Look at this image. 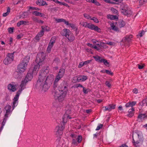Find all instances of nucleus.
<instances>
[{
    "label": "nucleus",
    "mask_w": 147,
    "mask_h": 147,
    "mask_svg": "<svg viewBox=\"0 0 147 147\" xmlns=\"http://www.w3.org/2000/svg\"><path fill=\"white\" fill-rule=\"evenodd\" d=\"M49 72L48 68H47L40 74L37 81V85L39 86L40 89L44 91H46L48 88L49 86L47 84H51L54 79V76L52 75H49L46 78V76Z\"/></svg>",
    "instance_id": "f257e3e1"
},
{
    "label": "nucleus",
    "mask_w": 147,
    "mask_h": 147,
    "mask_svg": "<svg viewBox=\"0 0 147 147\" xmlns=\"http://www.w3.org/2000/svg\"><path fill=\"white\" fill-rule=\"evenodd\" d=\"M67 91V85L65 82H63L60 85L59 89H57L54 92V96L56 99L61 101L64 99Z\"/></svg>",
    "instance_id": "f03ea898"
},
{
    "label": "nucleus",
    "mask_w": 147,
    "mask_h": 147,
    "mask_svg": "<svg viewBox=\"0 0 147 147\" xmlns=\"http://www.w3.org/2000/svg\"><path fill=\"white\" fill-rule=\"evenodd\" d=\"M133 138L134 145L136 146H139L143 142V138L141 134L133 133Z\"/></svg>",
    "instance_id": "7ed1b4c3"
},
{
    "label": "nucleus",
    "mask_w": 147,
    "mask_h": 147,
    "mask_svg": "<svg viewBox=\"0 0 147 147\" xmlns=\"http://www.w3.org/2000/svg\"><path fill=\"white\" fill-rule=\"evenodd\" d=\"M29 59V57H26L24 58L18 65V70L19 72L22 73L25 71L26 69Z\"/></svg>",
    "instance_id": "20e7f679"
},
{
    "label": "nucleus",
    "mask_w": 147,
    "mask_h": 147,
    "mask_svg": "<svg viewBox=\"0 0 147 147\" xmlns=\"http://www.w3.org/2000/svg\"><path fill=\"white\" fill-rule=\"evenodd\" d=\"M46 54L43 52H40L38 54L36 61L37 64H42L45 59Z\"/></svg>",
    "instance_id": "39448f33"
},
{
    "label": "nucleus",
    "mask_w": 147,
    "mask_h": 147,
    "mask_svg": "<svg viewBox=\"0 0 147 147\" xmlns=\"http://www.w3.org/2000/svg\"><path fill=\"white\" fill-rule=\"evenodd\" d=\"M121 8L122 9L121 12L124 15L129 16L133 14V12L129 8H127L126 5H122Z\"/></svg>",
    "instance_id": "423d86ee"
},
{
    "label": "nucleus",
    "mask_w": 147,
    "mask_h": 147,
    "mask_svg": "<svg viewBox=\"0 0 147 147\" xmlns=\"http://www.w3.org/2000/svg\"><path fill=\"white\" fill-rule=\"evenodd\" d=\"M13 59V53H9L4 59L3 63L5 65L10 63Z\"/></svg>",
    "instance_id": "0eeeda50"
},
{
    "label": "nucleus",
    "mask_w": 147,
    "mask_h": 147,
    "mask_svg": "<svg viewBox=\"0 0 147 147\" xmlns=\"http://www.w3.org/2000/svg\"><path fill=\"white\" fill-rule=\"evenodd\" d=\"M71 110L70 109H68L66 111L65 114L64 115V117L63 118V122L64 123H66L67 119L71 118L70 116L69 115L71 114Z\"/></svg>",
    "instance_id": "6e6552de"
},
{
    "label": "nucleus",
    "mask_w": 147,
    "mask_h": 147,
    "mask_svg": "<svg viewBox=\"0 0 147 147\" xmlns=\"http://www.w3.org/2000/svg\"><path fill=\"white\" fill-rule=\"evenodd\" d=\"M87 28L92 30H94L98 32H101V30L99 28L92 24L88 23Z\"/></svg>",
    "instance_id": "1a4fd4ad"
},
{
    "label": "nucleus",
    "mask_w": 147,
    "mask_h": 147,
    "mask_svg": "<svg viewBox=\"0 0 147 147\" xmlns=\"http://www.w3.org/2000/svg\"><path fill=\"white\" fill-rule=\"evenodd\" d=\"M62 127L61 129V128H60L59 125L57 126L55 129L54 131L55 135L57 136H59L61 135L62 134Z\"/></svg>",
    "instance_id": "9d476101"
},
{
    "label": "nucleus",
    "mask_w": 147,
    "mask_h": 147,
    "mask_svg": "<svg viewBox=\"0 0 147 147\" xmlns=\"http://www.w3.org/2000/svg\"><path fill=\"white\" fill-rule=\"evenodd\" d=\"M115 105L114 104H110L108 106L103 107V108H104V111H110L112 109H114L115 108Z\"/></svg>",
    "instance_id": "9b49d317"
},
{
    "label": "nucleus",
    "mask_w": 147,
    "mask_h": 147,
    "mask_svg": "<svg viewBox=\"0 0 147 147\" xmlns=\"http://www.w3.org/2000/svg\"><path fill=\"white\" fill-rule=\"evenodd\" d=\"M110 25L112 30L117 32L119 31L117 22H111L110 23Z\"/></svg>",
    "instance_id": "f8f14e48"
},
{
    "label": "nucleus",
    "mask_w": 147,
    "mask_h": 147,
    "mask_svg": "<svg viewBox=\"0 0 147 147\" xmlns=\"http://www.w3.org/2000/svg\"><path fill=\"white\" fill-rule=\"evenodd\" d=\"M71 33L69 30L67 29H64L62 32V35L63 36H65L66 37L70 34Z\"/></svg>",
    "instance_id": "ddd939ff"
},
{
    "label": "nucleus",
    "mask_w": 147,
    "mask_h": 147,
    "mask_svg": "<svg viewBox=\"0 0 147 147\" xmlns=\"http://www.w3.org/2000/svg\"><path fill=\"white\" fill-rule=\"evenodd\" d=\"M129 37L128 36H127L123 38L122 40V41L121 42V46L124 45L125 46V47H126V44L127 42H128L129 41Z\"/></svg>",
    "instance_id": "4468645a"
},
{
    "label": "nucleus",
    "mask_w": 147,
    "mask_h": 147,
    "mask_svg": "<svg viewBox=\"0 0 147 147\" xmlns=\"http://www.w3.org/2000/svg\"><path fill=\"white\" fill-rule=\"evenodd\" d=\"M55 21L57 23H59L61 22H63L66 25H68L69 24V22L66 21L65 20L63 19H58L57 18H55Z\"/></svg>",
    "instance_id": "2eb2a0df"
},
{
    "label": "nucleus",
    "mask_w": 147,
    "mask_h": 147,
    "mask_svg": "<svg viewBox=\"0 0 147 147\" xmlns=\"http://www.w3.org/2000/svg\"><path fill=\"white\" fill-rule=\"evenodd\" d=\"M36 3L40 6L47 5L48 4L45 1L42 0H38L36 1Z\"/></svg>",
    "instance_id": "dca6fc26"
},
{
    "label": "nucleus",
    "mask_w": 147,
    "mask_h": 147,
    "mask_svg": "<svg viewBox=\"0 0 147 147\" xmlns=\"http://www.w3.org/2000/svg\"><path fill=\"white\" fill-rule=\"evenodd\" d=\"M8 89L11 91L14 92L16 90V86L13 84H9L7 86Z\"/></svg>",
    "instance_id": "f3484780"
},
{
    "label": "nucleus",
    "mask_w": 147,
    "mask_h": 147,
    "mask_svg": "<svg viewBox=\"0 0 147 147\" xmlns=\"http://www.w3.org/2000/svg\"><path fill=\"white\" fill-rule=\"evenodd\" d=\"M93 57L96 61L100 63H102V61L103 58L102 57H100L98 55L94 56Z\"/></svg>",
    "instance_id": "a211bd4d"
},
{
    "label": "nucleus",
    "mask_w": 147,
    "mask_h": 147,
    "mask_svg": "<svg viewBox=\"0 0 147 147\" xmlns=\"http://www.w3.org/2000/svg\"><path fill=\"white\" fill-rule=\"evenodd\" d=\"M88 78L86 76L81 75L78 76V82L80 81H84L86 80Z\"/></svg>",
    "instance_id": "6ab92c4d"
},
{
    "label": "nucleus",
    "mask_w": 147,
    "mask_h": 147,
    "mask_svg": "<svg viewBox=\"0 0 147 147\" xmlns=\"http://www.w3.org/2000/svg\"><path fill=\"white\" fill-rule=\"evenodd\" d=\"M11 107L9 105H7L5 107V109L6 110V114L5 116L7 117V115L9 114L11 112Z\"/></svg>",
    "instance_id": "aec40b11"
},
{
    "label": "nucleus",
    "mask_w": 147,
    "mask_h": 147,
    "mask_svg": "<svg viewBox=\"0 0 147 147\" xmlns=\"http://www.w3.org/2000/svg\"><path fill=\"white\" fill-rule=\"evenodd\" d=\"M136 103V101L129 102L127 103L126 104L125 106L127 108L130 107L132 108L133 106L135 105Z\"/></svg>",
    "instance_id": "412c9836"
},
{
    "label": "nucleus",
    "mask_w": 147,
    "mask_h": 147,
    "mask_svg": "<svg viewBox=\"0 0 147 147\" xmlns=\"http://www.w3.org/2000/svg\"><path fill=\"white\" fill-rule=\"evenodd\" d=\"M71 136L73 138L76 139V140L78 143L80 142L82 140V137L81 136H76L74 134H71Z\"/></svg>",
    "instance_id": "4be33fe9"
},
{
    "label": "nucleus",
    "mask_w": 147,
    "mask_h": 147,
    "mask_svg": "<svg viewBox=\"0 0 147 147\" xmlns=\"http://www.w3.org/2000/svg\"><path fill=\"white\" fill-rule=\"evenodd\" d=\"M44 34V32L42 30L35 37V39L37 40H39L40 38L43 36Z\"/></svg>",
    "instance_id": "5701e85b"
},
{
    "label": "nucleus",
    "mask_w": 147,
    "mask_h": 147,
    "mask_svg": "<svg viewBox=\"0 0 147 147\" xmlns=\"http://www.w3.org/2000/svg\"><path fill=\"white\" fill-rule=\"evenodd\" d=\"M32 78V76L31 73H28L25 79V81L27 82L31 80Z\"/></svg>",
    "instance_id": "b1692460"
},
{
    "label": "nucleus",
    "mask_w": 147,
    "mask_h": 147,
    "mask_svg": "<svg viewBox=\"0 0 147 147\" xmlns=\"http://www.w3.org/2000/svg\"><path fill=\"white\" fill-rule=\"evenodd\" d=\"M65 72V70L63 68L60 69L58 73V76H59L60 77H62Z\"/></svg>",
    "instance_id": "393cba45"
},
{
    "label": "nucleus",
    "mask_w": 147,
    "mask_h": 147,
    "mask_svg": "<svg viewBox=\"0 0 147 147\" xmlns=\"http://www.w3.org/2000/svg\"><path fill=\"white\" fill-rule=\"evenodd\" d=\"M134 109L133 107H132L129 109L128 111V114L127 115L129 117H132L134 115Z\"/></svg>",
    "instance_id": "a878e982"
},
{
    "label": "nucleus",
    "mask_w": 147,
    "mask_h": 147,
    "mask_svg": "<svg viewBox=\"0 0 147 147\" xmlns=\"http://www.w3.org/2000/svg\"><path fill=\"white\" fill-rule=\"evenodd\" d=\"M147 118L146 116L144 114H140L138 116V118L141 121L144 120Z\"/></svg>",
    "instance_id": "bb28decb"
},
{
    "label": "nucleus",
    "mask_w": 147,
    "mask_h": 147,
    "mask_svg": "<svg viewBox=\"0 0 147 147\" xmlns=\"http://www.w3.org/2000/svg\"><path fill=\"white\" fill-rule=\"evenodd\" d=\"M118 26L119 28L123 27L125 25V22L123 21H120L117 23Z\"/></svg>",
    "instance_id": "cd10ccee"
},
{
    "label": "nucleus",
    "mask_w": 147,
    "mask_h": 147,
    "mask_svg": "<svg viewBox=\"0 0 147 147\" xmlns=\"http://www.w3.org/2000/svg\"><path fill=\"white\" fill-rule=\"evenodd\" d=\"M80 24L85 28H87L88 23L84 22L82 20H80Z\"/></svg>",
    "instance_id": "c85d7f7f"
},
{
    "label": "nucleus",
    "mask_w": 147,
    "mask_h": 147,
    "mask_svg": "<svg viewBox=\"0 0 147 147\" xmlns=\"http://www.w3.org/2000/svg\"><path fill=\"white\" fill-rule=\"evenodd\" d=\"M42 30L44 31L49 32L50 30V28L47 26H42Z\"/></svg>",
    "instance_id": "c756f323"
},
{
    "label": "nucleus",
    "mask_w": 147,
    "mask_h": 147,
    "mask_svg": "<svg viewBox=\"0 0 147 147\" xmlns=\"http://www.w3.org/2000/svg\"><path fill=\"white\" fill-rule=\"evenodd\" d=\"M107 18L111 20H114L117 19L118 18L117 16H113L111 15H108L107 16Z\"/></svg>",
    "instance_id": "7c9ffc66"
},
{
    "label": "nucleus",
    "mask_w": 147,
    "mask_h": 147,
    "mask_svg": "<svg viewBox=\"0 0 147 147\" xmlns=\"http://www.w3.org/2000/svg\"><path fill=\"white\" fill-rule=\"evenodd\" d=\"M67 38L71 41H73L75 39L74 36L71 33Z\"/></svg>",
    "instance_id": "2f4dec72"
},
{
    "label": "nucleus",
    "mask_w": 147,
    "mask_h": 147,
    "mask_svg": "<svg viewBox=\"0 0 147 147\" xmlns=\"http://www.w3.org/2000/svg\"><path fill=\"white\" fill-rule=\"evenodd\" d=\"M33 14L36 16H40L42 17L43 16V14L42 13L39 12L37 11H34L32 12Z\"/></svg>",
    "instance_id": "473e14b6"
},
{
    "label": "nucleus",
    "mask_w": 147,
    "mask_h": 147,
    "mask_svg": "<svg viewBox=\"0 0 147 147\" xmlns=\"http://www.w3.org/2000/svg\"><path fill=\"white\" fill-rule=\"evenodd\" d=\"M21 92V91L20 90H19L18 91L17 94L13 99V100L17 101H18L19 95L20 94Z\"/></svg>",
    "instance_id": "72a5a7b5"
},
{
    "label": "nucleus",
    "mask_w": 147,
    "mask_h": 147,
    "mask_svg": "<svg viewBox=\"0 0 147 147\" xmlns=\"http://www.w3.org/2000/svg\"><path fill=\"white\" fill-rule=\"evenodd\" d=\"M55 38H52L51 40L49 45L53 47L54 44L55 43Z\"/></svg>",
    "instance_id": "f704fd0d"
},
{
    "label": "nucleus",
    "mask_w": 147,
    "mask_h": 147,
    "mask_svg": "<svg viewBox=\"0 0 147 147\" xmlns=\"http://www.w3.org/2000/svg\"><path fill=\"white\" fill-rule=\"evenodd\" d=\"M20 75L21 74L18 71H16L13 74V76L16 78H18L20 77Z\"/></svg>",
    "instance_id": "c9c22d12"
},
{
    "label": "nucleus",
    "mask_w": 147,
    "mask_h": 147,
    "mask_svg": "<svg viewBox=\"0 0 147 147\" xmlns=\"http://www.w3.org/2000/svg\"><path fill=\"white\" fill-rule=\"evenodd\" d=\"M28 15V14L27 12H24L21 14V17L23 18L26 17Z\"/></svg>",
    "instance_id": "e433bc0d"
},
{
    "label": "nucleus",
    "mask_w": 147,
    "mask_h": 147,
    "mask_svg": "<svg viewBox=\"0 0 147 147\" xmlns=\"http://www.w3.org/2000/svg\"><path fill=\"white\" fill-rule=\"evenodd\" d=\"M105 84L109 88H111V84L109 81H107L105 82Z\"/></svg>",
    "instance_id": "4c0bfd02"
},
{
    "label": "nucleus",
    "mask_w": 147,
    "mask_h": 147,
    "mask_svg": "<svg viewBox=\"0 0 147 147\" xmlns=\"http://www.w3.org/2000/svg\"><path fill=\"white\" fill-rule=\"evenodd\" d=\"M10 8H8L7 11L6 13H4L3 14V16L4 17H5L8 15L10 12Z\"/></svg>",
    "instance_id": "58836bf2"
},
{
    "label": "nucleus",
    "mask_w": 147,
    "mask_h": 147,
    "mask_svg": "<svg viewBox=\"0 0 147 147\" xmlns=\"http://www.w3.org/2000/svg\"><path fill=\"white\" fill-rule=\"evenodd\" d=\"M102 62L105 65L107 66H109V63L108 62L106 59H103L102 61Z\"/></svg>",
    "instance_id": "ea45409f"
},
{
    "label": "nucleus",
    "mask_w": 147,
    "mask_h": 147,
    "mask_svg": "<svg viewBox=\"0 0 147 147\" xmlns=\"http://www.w3.org/2000/svg\"><path fill=\"white\" fill-rule=\"evenodd\" d=\"M65 144L63 140H61L60 141H59V145L60 146H63V147H66L65 145L64 146V144Z\"/></svg>",
    "instance_id": "a19ab883"
},
{
    "label": "nucleus",
    "mask_w": 147,
    "mask_h": 147,
    "mask_svg": "<svg viewBox=\"0 0 147 147\" xmlns=\"http://www.w3.org/2000/svg\"><path fill=\"white\" fill-rule=\"evenodd\" d=\"M42 64H38L37 65H36L34 68V70L36 71V70H38L39 68V67L40 65H41Z\"/></svg>",
    "instance_id": "79ce46f5"
},
{
    "label": "nucleus",
    "mask_w": 147,
    "mask_h": 147,
    "mask_svg": "<svg viewBox=\"0 0 147 147\" xmlns=\"http://www.w3.org/2000/svg\"><path fill=\"white\" fill-rule=\"evenodd\" d=\"M92 3H94L97 6H100V4L96 0H92Z\"/></svg>",
    "instance_id": "37998d69"
},
{
    "label": "nucleus",
    "mask_w": 147,
    "mask_h": 147,
    "mask_svg": "<svg viewBox=\"0 0 147 147\" xmlns=\"http://www.w3.org/2000/svg\"><path fill=\"white\" fill-rule=\"evenodd\" d=\"M61 78H62V77H60L59 76L57 75L56 76V78H55V81L54 84H55V83H57Z\"/></svg>",
    "instance_id": "c03bdc74"
},
{
    "label": "nucleus",
    "mask_w": 147,
    "mask_h": 147,
    "mask_svg": "<svg viewBox=\"0 0 147 147\" xmlns=\"http://www.w3.org/2000/svg\"><path fill=\"white\" fill-rule=\"evenodd\" d=\"M52 47L53 46L49 44L48 46L47 49V51L48 52L50 53L51 52Z\"/></svg>",
    "instance_id": "a18cd8bd"
},
{
    "label": "nucleus",
    "mask_w": 147,
    "mask_h": 147,
    "mask_svg": "<svg viewBox=\"0 0 147 147\" xmlns=\"http://www.w3.org/2000/svg\"><path fill=\"white\" fill-rule=\"evenodd\" d=\"M90 20H93L94 22L96 23H98L99 22V21L98 19L94 17H93L92 18H91Z\"/></svg>",
    "instance_id": "49530a36"
},
{
    "label": "nucleus",
    "mask_w": 147,
    "mask_h": 147,
    "mask_svg": "<svg viewBox=\"0 0 147 147\" xmlns=\"http://www.w3.org/2000/svg\"><path fill=\"white\" fill-rule=\"evenodd\" d=\"M73 81L74 82H78V76L74 77L73 79Z\"/></svg>",
    "instance_id": "de8ad7c7"
},
{
    "label": "nucleus",
    "mask_w": 147,
    "mask_h": 147,
    "mask_svg": "<svg viewBox=\"0 0 147 147\" xmlns=\"http://www.w3.org/2000/svg\"><path fill=\"white\" fill-rule=\"evenodd\" d=\"M107 44L106 43H104L103 42H102V44H101V47H102L104 48H108V47L107 46Z\"/></svg>",
    "instance_id": "09e8293b"
},
{
    "label": "nucleus",
    "mask_w": 147,
    "mask_h": 147,
    "mask_svg": "<svg viewBox=\"0 0 147 147\" xmlns=\"http://www.w3.org/2000/svg\"><path fill=\"white\" fill-rule=\"evenodd\" d=\"M107 45L111 46H114L115 45V43L113 42H109L107 43Z\"/></svg>",
    "instance_id": "8fccbe9b"
},
{
    "label": "nucleus",
    "mask_w": 147,
    "mask_h": 147,
    "mask_svg": "<svg viewBox=\"0 0 147 147\" xmlns=\"http://www.w3.org/2000/svg\"><path fill=\"white\" fill-rule=\"evenodd\" d=\"M111 10L113 12L117 14L118 13L117 11L113 8H111Z\"/></svg>",
    "instance_id": "3c124183"
},
{
    "label": "nucleus",
    "mask_w": 147,
    "mask_h": 147,
    "mask_svg": "<svg viewBox=\"0 0 147 147\" xmlns=\"http://www.w3.org/2000/svg\"><path fill=\"white\" fill-rule=\"evenodd\" d=\"M20 0H13V3L14 5H17L20 2Z\"/></svg>",
    "instance_id": "603ef678"
},
{
    "label": "nucleus",
    "mask_w": 147,
    "mask_h": 147,
    "mask_svg": "<svg viewBox=\"0 0 147 147\" xmlns=\"http://www.w3.org/2000/svg\"><path fill=\"white\" fill-rule=\"evenodd\" d=\"M106 73L107 74L111 76H113V73L112 72L110 71H109L108 70H106Z\"/></svg>",
    "instance_id": "864d4df0"
},
{
    "label": "nucleus",
    "mask_w": 147,
    "mask_h": 147,
    "mask_svg": "<svg viewBox=\"0 0 147 147\" xmlns=\"http://www.w3.org/2000/svg\"><path fill=\"white\" fill-rule=\"evenodd\" d=\"M84 16L85 18L87 19H91V17L89 15L86 14H84Z\"/></svg>",
    "instance_id": "5fc2aeb1"
},
{
    "label": "nucleus",
    "mask_w": 147,
    "mask_h": 147,
    "mask_svg": "<svg viewBox=\"0 0 147 147\" xmlns=\"http://www.w3.org/2000/svg\"><path fill=\"white\" fill-rule=\"evenodd\" d=\"M102 42H101L100 41H97V42L96 44V45L98 46V47L101 48V44H102Z\"/></svg>",
    "instance_id": "6e6d98bb"
},
{
    "label": "nucleus",
    "mask_w": 147,
    "mask_h": 147,
    "mask_svg": "<svg viewBox=\"0 0 147 147\" xmlns=\"http://www.w3.org/2000/svg\"><path fill=\"white\" fill-rule=\"evenodd\" d=\"M147 2V0H140L139 3L141 4L142 5L144 3Z\"/></svg>",
    "instance_id": "4d7b16f0"
},
{
    "label": "nucleus",
    "mask_w": 147,
    "mask_h": 147,
    "mask_svg": "<svg viewBox=\"0 0 147 147\" xmlns=\"http://www.w3.org/2000/svg\"><path fill=\"white\" fill-rule=\"evenodd\" d=\"M132 92L134 93L137 94L138 93V90L137 88H135L133 90Z\"/></svg>",
    "instance_id": "13d9d810"
},
{
    "label": "nucleus",
    "mask_w": 147,
    "mask_h": 147,
    "mask_svg": "<svg viewBox=\"0 0 147 147\" xmlns=\"http://www.w3.org/2000/svg\"><path fill=\"white\" fill-rule=\"evenodd\" d=\"M102 126L103 125L102 124H100L97 127L96 130H99L100 128H101L102 127Z\"/></svg>",
    "instance_id": "bf43d9fd"
},
{
    "label": "nucleus",
    "mask_w": 147,
    "mask_h": 147,
    "mask_svg": "<svg viewBox=\"0 0 147 147\" xmlns=\"http://www.w3.org/2000/svg\"><path fill=\"white\" fill-rule=\"evenodd\" d=\"M145 32L144 31H142L141 32H140L139 34V36L140 37H142L144 34Z\"/></svg>",
    "instance_id": "052dcab7"
},
{
    "label": "nucleus",
    "mask_w": 147,
    "mask_h": 147,
    "mask_svg": "<svg viewBox=\"0 0 147 147\" xmlns=\"http://www.w3.org/2000/svg\"><path fill=\"white\" fill-rule=\"evenodd\" d=\"M91 61V60H87L84 62H83L84 64V65H87V64L89 63Z\"/></svg>",
    "instance_id": "680f3d73"
},
{
    "label": "nucleus",
    "mask_w": 147,
    "mask_h": 147,
    "mask_svg": "<svg viewBox=\"0 0 147 147\" xmlns=\"http://www.w3.org/2000/svg\"><path fill=\"white\" fill-rule=\"evenodd\" d=\"M23 24V22L22 21H20L19 22H18L17 23V25L19 27L21 25Z\"/></svg>",
    "instance_id": "e2e57ef3"
},
{
    "label": "nucleus",
    "mask_w": 147,
    "mask_h": 147,
    "mask_svg": "<svg viewBox=\"0 0 147 147\" xmlns=\"http://www.w3.org/2000/svg\"><path fill=\"white\" fill-rule=\"evenodd\" d=\"M32 19L35 22H36L37 23H38L39 20L37 18L35 17H33L32 18Z\"/></svg>",
    "instance_id": "0e129e2a"
},
{
    "label": "nucleus",
    "mask_w": 147,
    "mask_h": 147,
    "mask_svg": "<svg viewBox=\"0 0 147 147\" xmlns=\"http://www.w3.org/2000/svg\"><path fill=\"white\" fill-rule=\"evenodd\" d=\"M13 28H10L8 29V31L10 33L13 32Z\"/></svg>",
    "instance_id": "69168bd1"
},
{
    "label": "nucleus",
    "mask_w": 147,
    "mask_h": 147,
    "mask_svg": "<svg viewBox=\"0 0 147 147\" xmlns=\"http://www.w3.org/2000/svg\"><path fill=\"white\" fill-rule=\"evenodd\" d=\"M68 25H69L70 27H71L73 28H75V25L73 24L69 23V24Z\"/></svg>",
    "instance_id": "338daca9"
},
{
    "label": "nucleus",
    "mask_w": 147,
    "mask_h": 147,
    "mask_svg": "<svg viewBox=\"0 0 147 147\" xmlns=\"http://www.w3.org/2000/svg\"><path fill=\"white\" fill-rule=\"evenodd\" d=\"M92 48H94V49H96L97 50H99V49H100V47H98V46H92Z\"/></svg>",
    "instance_id": "774afa93"
}]
</instances>
